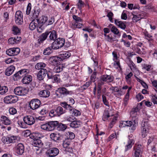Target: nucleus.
Masks as SVG:
<instances>
[{"instance_id":"1","label":"nucleus","mask_w":157,"mask_h":157,"mask_svg":"<svg viewBox=\"0 0 157 157\" xmlns=\"http://www.w3.org/2000/svg\"><path fill=\"white\" fill-rule=\"evenodd\" d=\"M139 109L137 107L133 108L130 113V121H121L119 125L121 128L126 127H131L130 130L132 131H135L138 124L139 115L138 114Z\"/></svg>"},{"instance_id":"2","label":"nucleus","mask_w":157,"mask_h":157,"mask_svg":"<svg viewBox=\"0 0 157 157\" xmlns=\"http://www.w3.org/2000/svg\"><path fill=\"white\" fill-rule=\"evenodd\" d=\"M150 128V124L148 120H144L142 121L141 126V134L143 138L145 137L147 135L149 130Z\"/></svg>"},{"instance_id":"3","label":"nucleus","mask_w":157,"mask_h":157,"mask_svg":"<svg viewBox=\"0 0 157 157\" xmlns=\"http://www.w3.org/2000/svg\"><path fill=\"white\" fill-rule=\"evenodd\" d=\"M113 80V77L112 76L107 75H102L100 77V80L98 82L97 87L101 88V86L104 84L105 82H111Z\"/></svg>"},{"instance_id":"4","label":"nucleus","mask_w":157,"mask_h":157,"mask_svg":"<svg viewBox=\"0 0 157 157\" xmlns=\"http://www.w3.org/2000/svg\"><path fill=\"white\" fill-rule=\"evenodd\" d=\"M57 92L59 94H56L57 96L59 98H63L67 96L68 95L73 94L72 91L68 90L65 87H60L58 88Z\"/></svg>"},{"instance_id":"5","label":"nucleus","mask_w":157,"mask_h":157,"mask_svg":"<svg viewBox=\"0 0 157 157\" xmlns=\"http://www.w3.org/2000/svg\"><path fill=\"white\" fill-rule=\"evenodd\" d=\"M143 151V148L140 144H136L133 148V153L132 157H140Z\"/></svg>"},{"instance_id":"6","label":"nucleus","mask_w":157,"mask_h":157,"mask_svg":"<svg viewBox=\"0 0 157 157\" xmlns=\"http://www.w3.org/2000/svg\"><path fill=\"white\" fill-rule=\"evenodd\" d=\"M59 149L56 147L49 148L46 152L47 156L49 157H54L57 156L59 153Z\"/></svg>"},{"instance_id":"7","label":"nucleus","mask_w":157,"mask_h":157,"mask_svg":"<svg viewBox=\"0 0 157 157\" xmlns=\"http://www.w3.org/2000/svg\"><path fill=\"white\" fill-rule=\"evenodd\" d=\"M40 104V101L38 99H33L31 100L29 104V106L33 110L38 108Z\"/></svg>"},{"instance_id":"8","label":"nucleus","mask_w":157,"mask_h":157,"mask_svg":"<svg viewBox=\"0 0 157 157\" xmlns=\"http://www.w3.org/2000/svg\"><path fill=\"white\" fill-rule=\"evenodd\" d=\"M23 121L25 123L29 125L33 124L35 122V119L34 117L31 115H27L24 117Z\"/></svg>"},{"instance_id":"9","label":"nucleus","mask_w":157,"mask_h":157,"mask_svg":"<svg viewBox=\"0 0 157 157\" xmlns=\"http://www.w3.org/2000/svg\"><path fill=\"white\" fill-rule=\"evenodd\" d=\"M29 71L26 69H21L14 75V79L16 78V79H20L24 77L27 73Z\"/></svg>"},{"instance_id":"10","label":"nucleus","mask_w":157,"mask_h":157,"mask_svg":"<svg viewBox=\"0 0 157 157\" xmlns=\"http://www.w3.org/2000/svg\"><path fill=\"white\" fill-rule=\"evenodd\" d=\"M15 20L17 24L21 25L22 24L23 22V15L21 11H16L15 14Z\"/></svg>"},{"instance_id":"11","label":"nucleus","mask_w":157,"mask_h":157,"mask_svg":"<svg viewBox=\"0 0 157 157\" xmlns=\"http://www.w3.org/2000/svg\"><path fill=\"white\" fill-rule=\"evenodd\" d=\"M18 100V98L17 96L12 95L6 96L4 99V102L7 104L15 103Z\"/></svg>"},{"instance_id":"12","label":"nucleus","mask_w":157,"mask_h":157,"mask_svg":"<svg viewBox=\"0 0 157 157\" xmlns=\"http://www.w3.org/2000/svg\"><path fill=\"white\" fill-rule=\"evenodd\" d=\"M17 140V137L14 136L10 137L4 136L2 138V142L4 144H6L14 143Z\"/></svg>"},{"instance_id":"13","label":"nucleus","mask_w":157,"mask_h":157,"mask_svg":"<svg viewBox=\"0 0 157 157\" xmlns=\"http://www.w3.org/2000/svg\"><path fill=\"white\" fill-rule=\"evenodd\" d=\"M24 146L21 143L18 144L15 147V152L18 155H22L24 152Z\"/></svg>"},{"instance_id":"14","label":"nucleus","mask_w":157,"mask_h":157,"mask_svg":"<svg viewBox=\"0 0 157 157\" xmlns=\"http://www.w3.org/2000/svg\"><path fill=\"white\" fill-rule=\"evenodd\" d=\"M15 94L18 95H24L26 93V88L21 87H16L14 90Z\"/></svg>"},{"instance_id":"15","label":"nucleus","mask_w":157,"mask_h":157,"mask_svg":"<svg viewBox=\"0 0 157 157\" xmlns=\"http://www.w3.org/2000/svg\"><path fill=\"white\" fill-rule=\"evenodd\" d=\"M20 51V49L18 48H12L7 50L6 53L9 56H14L18 54Z\"/></svg>"},{"instance_id":"16","label":"nucleus","mask_w":157,"mask_h":157,"mask_svg":"<svg viewBox=\"0 0 157 157\" xmlns=\"http://www.w3.org/2000/svg\"><path fill=\"white\" fill-rule=\"evenodd\" d=\"M43 71H39L37 74V78L40 81L43 80L48 74H49L46 70H43Z\"/></svg>"},{"instance_id":"17","label":"nucleus","mask_w":157,"mask_h":157,"mask_svg":"<svg viewBox=\"0 0 157 157\" xmlns=\"http://www.w3.org/2000/svg\"><path fill=\"white\" fill-rule=\"evenodd\" d=\"M126 22L121 21L119 19L114 20L115 24L118 27L123 30H124L126 28Z\"/></svg>"},{"instance_id":"18","label":"nucleus","mask_w":157,"mask_h":157,"mask_svg":"<svg viewBox=\"0 0 157 157\" xmlns=\"http://www.w3.org/2000/svg\"><path fill=\"white\" fill-rule=\"evenodd\" d=\"M21 37L17 36L10 38L8 40L9 44H13L18 43L21 40Z\"/></svg>"},{"instance_id":"19","label":"nucleus","mask_w":157,"mask_h":157,"mask_svg":"<svg viewBox=\"0 0 157 157\" xmlns=\"http://www.w3.org/2000/svg\"><path fill=\"white\" fill-rule=\"evenodd\" d=\"M49 34V32L48 31H46L45 33L42 34L38 40V43L40 44L43 43L46 39Z\"/></svg>"},{"instance_id":"20","label":"nucleus","mask_w":157,"mask_h":157,"mask_svg":"<svg viewBox=\"0 0 157 157\" xmlns=\"http://www.w3.org/2000/svg\"><path fill=\"white\" fill-rule=\"evenodd\" d=\"M131 136L130 135L128 136L129 140L128 141V144L126 145L125 147V151H127L128 149H130L132 147L133 144H134L135 141L132 138V135Z\"/></svg>"},{"instance_id":"21","label":"nucleus","mask_w":157,"mask_h":157,"mask_svg":"<svg viewBox=\"0 0 157 157\" xmlns=\"http://www.w3.org/2000/svg\"><path fill=\"white\" fill-rule=\"evenodd\" d=\"M32 80V77L27 73L22 78V82L24 84H28Z\"/></svg>"},{"instance_id":"22","label":"nucleus","mask_w":157,"mask_h":157,"mask_svg":"<svg viewBox=\"0 0 157 157\" xmlns=\"http://www.w3.org/2000/svg\"><path fill=\"white\" fill-rule=\"evenodd\" d=\"M50 138L55 142H58L61 139V135L59 133H52L50 135Z\"/></svg>"},{"instance_id":"23","label":"nucleus","mask_w":157,"mask_h":157,"mask_svg":"<svg viewBox=\"0 0 157 157\" xmlns=\"http://www.w3.org/2000/svg\"><path fill=\"white\" fill-rule=\"evenodd\" d=\"M15 69L14 66L12 65L8 67L5 71V75L7 76H9L12 75Z\"/></svg>"},{"instance_id":"24","label":"nucleus","mask_w":157,"mask_h":157,"mask_svg":"<svg viewBox=\"0 0 157 157\" xmlns=\"http://www.w3.org/2000/svg\"><path fill=\"white\" fill-rule=\"evenodd\" d=\"M59 56L61 61L71 56V54L68 52H64L59 55Z\"/></svg>"},{"instance_id":"25","label":"nucleus","mask_w":157,"mask_h":157,"mask_svg":"<svg viewBox=\"0 0 157 157\" xmlns=\"http://www.w3.org/2000/svg\"><path fill=\"white\" fill-rule=\"evenodd\" d=\"M50 92L47 90H43L40 91L39 93V94L41 97L48 98L50 95Z\"/></svg>"},{"instance_id":"26","label":"nucleus","mask_w":157,"mask_h":157,"mask_svg":"<svg viewBox=\"0 0 157 157\" xmlns=\"http://www.w3.org/2000/svg\"><path fill=\"white\" fill-rule=\"evenodd\" d=\"M113 115V114H110L109 111L108 110H105L102 116V120L104 121H107L110 117Z\"/></svg>"},{"instance_id":"27","label":"nucleus","mask_w":157,"mask_h":157,"mask_svg":"<svg viewBox=\"0 0 157 157\" xmlns=\"http://www.w3.org/2000/svg\"><path fill=\"white\" fill-rule=\"evenodd\" d=\"M48 19L47 16H42L41 17H40L39 19L37 18L36 20L37 22V24H45L48 21Z\"/></svg>"},{"instance_id":"28","label":"nucleus","mask_w":157,"mask_h":157,"mask_svg":"<svg viewBox=\"0 0 157 157\" xmlns=\"http://www.w3.org/2000/svg\"><path fill=\"white\" fill-rule=\"evenodd\" d=\"M33 144L34 145V146L40 147L42 146L43 143L40 140V138L37 137L33 141Z\"/></svg>"},{"instance_id":"29","label":"nucleus","mask_w":157,"mask_h":157,"mask_svg":"<svg viewBox=\"0 0 157 157\" xmlns=\"http://www.w3.org/2000/svg\"><path fill=\"white\" fill-rule=\"evenodd\" d=\"M46 65L43 63H37L35 66V68L40 71H43V70H46L44 68L46 67Z\"/></svg>"},{"instance_id":"30","label":"nucleus","mask_w":157,"mask_h":157,"mask_svg":"<svg viewBox=\"0 0 157 157\" xmlns=\"http://www.w3.org/2000/svg\"><path fill=\"white\" fill-rule=\"evenodd\" d=\"M50 60L53 64L55 65L59 63V61H61V59H60L59 56H54L51 58Z\"/></svg>"},{"instance_id":"31","label":"nucleus","mask_w":157,"mask_h":157,"mask_svg":"<svg viewBox=\"0 0 157 157\" xmlns=\"http://www.w3.org/2000/svg\"><path fill=\"white\" fill-rule=\"evenodd\" d=\"M1 120L2 123L6 125H10L11 123L10 120L5 116H1Z\"/></svg>"},{"instance_id":"32","label":"nucleus","mask_w":157,"mask_h":157,"mask_svg":"<svg viewBox=\"0 0 157 157\" xmlns=\"http://www.w3.org/2000/svg\"><path fill=\"white\" fill-rule=\"evenodd\" d=\"M49 37L50 40H55L57 38V35L55 30L49 31Z\"/></svg>"},{"instance_id":"33","label":"nucleus","mask_w":157,"mask_h":157,"mask_svg":"<svg viewBox=\"0 0 157 157\" xmlns=\"http://www.w3.org/2000/svg\"><path fill=\"white\" fill-rule=\"evenodd\" d=\"M70 27L73 29H75L76 28H80L83 26L82 23H78L75 22H72L70 24Z\"/></svg>"},{"instance_id":"34","label":"nucleus","mask_w":157,"mask_h":157,"mask_svg":"<svg viewBox=\"0 0 157 157\" xmlns=\"http://www.w3.org/2000/svg\"><path fill=\"white\" fill-rule=\"evenodd\" d=\"M63 67H64L62 64H59L54 67L53 69V71L57 73H59L63 71Z\"/></svg>"},{"instance_id":"35","label":"nucleus","mask_w":157,"mask_h":157,"mask_svg":"<svg viewBox=\"0 0 157 157\" xmlns=\"http://www.w3.org/2000/svg\"><path fill=\"white\" fill-rule=\"evenodd\" d=\"M55 109L58 116H59L65 113L66 112L65 110H64L63 108L61 106H58Z\"/></svg>"},{"instance_id":"36","label":"nucleus","mask_w":157,"mask_h":157,"mask_svg":"<svg viewBox=\"0 0 157 157\" xmlns=\"http://www.w3.org/2000/svg\"><path fill=\"white\" fill-rule=\"evenodd\" d=\"M56 127L57 129L59 131H64L67 128V126L66 124L59 123V122Z\"/></svg>"},{"instance_id":"37","label":"nucleus","mask_w":157,"mask_h":157,"mask_svg":"<svg viewBox=\"0 0 157 157\" xmlns=\"http://www.w3.org/2000/svg\"><path fill=\"white\" fill-rule=\"evenodd\" d=\"M50 125V128H51V130L52 131L54 130L57 125H58V122L57 121H52L48 122Z\"/></svg>"},{"instance_id":"38","label":"nucleus","mask_w":157,"mask_h":157,"mask_svg":"<svg viewBox=\"0 0 157 157\" xmlns=\"http://www.w3.org/2000/svg\"><path fill=\"white\" fill-rule=\"evenodd\" d=\"M80 122L79 121H74L70 123V126L72 128H77L80 126Z\"/></svg>"},{"instance_id":"39","label":"nucleus","mask_w":157,"mask_h":157,"mask_svg":"<svg viewBox=\"0 0 157 157\" xmlns=\"http://www.w3.org/2000/svg\"><path fill=\"white\" fill-rule=\"evenodd\" d=\"M57 42V44L59 46L60 48H62L64 45L65 43V40L64 39L59 38L55 40Z\"/></svg>"},{"instance_id":"40","label":"nucleus","mask_w":157,"mask_h":157,"mask_svg":"<svg viewBox=\"0 0 157 157\" xmlns=\"http://www.w3.org/2000/svg\"><path fill=\"white\" fill-rule=\"evenodd\" d=\"M71 140L70 139L66 138L63 141V147H67L70 145Z\"/></svg>"},{"instance_id":"41","label":"nucleus","mask_w":157,"mask_h":157,"mask_svg":"<svg viewBox=\"0 0 157 157\" xmlns=\"http://www.w3.org/2000/svg\"><path fill=\"white\" fill-rule=\"evenodd\" d=\"M52 49L51 47H48L45 48L43 52V54L44 55H50L52 52Z\"/></svg>"},{"instance_id":"42","label":"nucleus","mask_w":157,"mask_h":157,"mask_svg":"<svg viewBox=\"0 0 157 157\" xmlns=\"http://www.w3.org/2000/svg\"><path fill=\"white\" fill-rule=\"evenodd\" d=\"M37 25V23H35L34 20L33 21L29 24V28L31 30H33L36 28Z\"/></svg>"},{"instance_id":"43","label":"nucleus","mask_w":157,"mask_h":157,"mask_svg":"<svg viewBox=\"0 0 157 157\" xmlns=\"http://www.w3.org/2000/svg\"><path fill=\"white\" fill-rule=\"evenodd\" d=\"M44 29V27L43 26V25L38 24L36 27V30L37 32L39 33H42Z\"/></svg>"},{"instance_id":"44","label":"nucleus","mask_w":157,"mask_h":157,"mask_svg":"<svg viewBox=\"0 0 157 157\" xmlns=\"http://www.w3.org/2000/svg\"><path fill=\"white\" fill-rule=\"evenodd\" d=\"M109 90H111L115 92H116L117 93L120 92L119 94L120 95H121L122 94L121 93L122 92L121 89L120 90L117 87L112 86L109 88Z\"/></svg>"},{"instance_id":"45","label":"nucleus","mask_w":157,"mask_h":157,"mask_svg":"<svg viewBox=\"0 0 157 157\" xmlns=\"http://www.w3.org/2000/svg\"><path fill=\"white\" fill-rule=\"evenodd\" d=\"M8 91V88L6 86H1L0 85V94H3Z\"/></svg>"},{"instance_id":"46","label":"nucleus","mask_w":157,"mask_h":157,"mask_svg":"<svg viewBox=\"0 0 157 157\" xmlns=\"http://www.w3.org/2000/svg\"><path fill=\"white\" fill-rule=\"evenodd\" d=\"M128 65L132 71L136 69V66L135 65L132 61L129 60Z\"/></svg>"},{"instance_id":"47","label":"nucleus","mask_w":157,"mask_h":157,"mask_svg":"<svg viewBox=\"0 0 157 157\" xmlns=\"http://www.w3.org/2000/svg\"><path fill=\"white\" fill-rule=\"evenodd\" d=\"M73 19L75 21V22L79 23L82 22V19L79 17H78L75 15L73 16Z\"/></svg>"},{"instance_id":"48","label":"nucleus","mask_w":157,"mask_h":157,"mask_svg":"<svg viewBox=\"0 0 157 157\" xmlns=\"http://www.w3.org/2000/svg\"><path fill=\"white\" fill-rule=\"evenodd\" d=\"M57 44V43L56 40L54 41L52 44L51 46L52 49H57L59 48H60Z\"/></svg>"},{"instance_id":"49","label":"nucleus","mask_w":157,"mask_h":157,"mask_svg":"<svg viewBox=\"0 0 157 157\" xmlns=\"http://www.w3.org/2000/svg\"><path fill=\"white\" fill-rule=\"evenodd\" d=\"M48 79H54L55 82H58L59 80V78L56 76V75H50L49 74H48Z\"/></svg>"},{"instance_id":"50","label":"nucleus","mask_w":157,"mask_h":157,"mask_svg":"<svg viewBox=\"0 0 157 157\" xmlns=\"http://www.w3.org/2000/svg\"><path fill=\"white\" fill-rule=\"evenodd\" d=\"M111 31L113 33L116 35H118L119 33L118 29L115 26H112L111 29Z\"/></svg>"},{"instance_id":"51","label":"nucleus","mask_w":157,"mask_h":157,"mask_svg":"<svg viewBox=\"0 0 157 157\" xmlns=\"http://www.w3.org/2000/svg\"><path fill=\"white\" fill-rule=\"evenodd\" d=\"M13 33L15 34H17L20 33V29L16 26H13L12 28Z\"/></svg>"},{"instance_id":"52","label":"nucleus","mask_w":157,"mask_h":157,"mask_svg":"<svg viewBox=\"0 0 157 157\" xmlns=\"http://www.w3.org/2000/svg\"><path fill=\"white\" fill-rule=\"evenodd\" d=\"M133 16L132 18V20L133 22H137L141 19V18L140 17V16L134 14L133 15Z\"/></svg>"},{"instance_id":"53","label":"nucleus","mask_w":157,"mask_h":157,"mask_svg":"<svg viewBox=\"0 0 157 157\" xmlns=\"http://www.w3.org/2000/svg\"><path fill=\"white\" fill-rule=\"evenodd\" d=\"M113 13L111 11L108 12L107 15V16L108 17L109 20L111 22H113Z\"/></svg>"},{"instance_id":"54","label":"nucleus","mask_w":157,"mask_h":157,"mask_svg":"<svg viewBox=\"0 0 157 157\" xmlns=\"http://www.w3.org/2000/svg\"><path fill=\"white\" fill-rule=\"evenodd\" d=\"M84 3L81 0H79L77 3L78 8L80 10H81L82 7L84 6Z\"/></svg>"},{"instance_id":"55","label":"nucleus","mask_w":157,"mask_h":157,"mask_svg":"<svg viewBox=\"0 0 157 157\" xmlns=\"http://www.w3.org/2000/svg\"><path fill=\"white\" fill-rule=\"evenodd\" d=\"M40 12L38 10H34V13H33L32 18L33 19H36L38 17L39 15Z\"/></svg>"},{"instance_id":"56","label":"nucleus","mask_w":157,"mask_h":157,"mask_svg":"<svg viewBox=\"0 0 157 157\" xmlns=\"http://www.w3.org/2000/svg\"><path fill=\"white\" fill-rule=\"evenodd\" d=\"M102 101L104 104L107 106H109V102L106 99V98L104 95H102Z\"/></svg>"},{"instance_id":"57","label":"nucleus","mask_w":157,"mask_h":157,"mask_svg":"<svg viewBox=\"0 0 157 157\" xmlns=\"http://www.w3.org/2000/svg\"><path fill=\"white\" fill-rule=\"evenodd\" d=\"M97 73V72L95 71L91 75L90 78L91 82H95V79L96 77Z\"/></svg>"},{"instance_id":"58","label":"nucleus","mask_w":157,"mask_h":157,"mask_svg":"<svg viewBox=\"0 0 157 157\" xmlns=\"http://www.w3.org/2000/svg\"><path fill=\"white\" fill-rule=\"evenodd\" d=\"M68 135L67 138H68V139H70L71 140L74 139L75 137V135L74 133L71 132H68Z\"/></svg>"},{"instance_id":"59","label":"nucleus","mask_w":157,"mask_h":157,"mask_svg":"<svg viewBox=\"0 0 157 157\" xmlns=\"http://www.w3.org/2000/svg\"><path fill=\"white\" fill-rule=\"evenodd\" d=\"M18 125L21 128H26V124L20 120H18L17 122Z\"/></svg>"},{"instance_id":"60","label":"nucleus","mask_w":157,"mask_h":157,"mask_svg":"<svg viewBox=\"0 0 157 157\" xmlns=\"http://www.w3.org/2000/svg\"><path fill=\"white\" fill-rule=\"evenodd\" d=\"M142 69H146L147 71H148L150 70L151 66L149 65L144 64L142 65Z\"/></svg>"},{"instance_id":"61","label":"nucleus","mask_w":157,"mask_h":157,"mask_svg":"<svg viewBox=\"0 0 157 157\" xmlns=\"http://www.w3.org/2000/svg\"><path fill=\"white\" fill-rule=\"evenodd\" d=\"M10 113L12 115H14L17 112V110L16 109L13 107L10 108L9 109Z\"/></svg>"},{"instance_id":"62","label":"nucleus","mask_w":157,"mask_h":157,"mask_svg":"<svg viewBox=\"0 0 157 157\" xmlns=\"http://www.w3.org/2000/svg\"><path fill=\"white\" fill-rule=\"evenodd\" d=\"M31 133V131L29 130H26L25 131H24L23 133L24 136L25 137H27L30 136Z\"/></svg>"},{"instance_id":"63","label":"nucleus","mask_w":157,"mask_h":157,"mask_svg":"<svg viewBox=\"0 0 157 157\" xmlns=\"http://www.w3.org/2000/svg\"><path fill=\"white\" fill-rule=\"evenodd\" d=\"M72 116H78L80 115V113L78 110L74 109L73 112L72 113Z\"/></svg>"},{"instance_id":"64","label":"nucleus","mask_w":157,"mask_h":157,"mask_svg":"<svg viewBox=\"0 0 157 157\" xmlns=\"http://www.w3.org/2000/svg\"><path fill=\"white\" fill-rule=\"evenodd\" d=\"M55 109L52 110L49 113V115L51 117L57 116Z\"/></svg>"}]
</instances>
